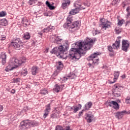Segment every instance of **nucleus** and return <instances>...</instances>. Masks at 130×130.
<instances>
[{"instance_id": "nucleus-1", "label": "nucleus", "mask_w": 130, "mask_h": 130, "mask_svg": "<svg viewBox=\"0 0 130 130\" xmlns=\"http://www.w3.org/2000/svg\"><path fill=\"white\" fill-rule=\"evenodd\" d=\"M95 40V39L87 37L83 42L76 43L75 46L77 47H74L70 50L68 57L72 60L77 61L83 55H85V51L90 50L93 47Z\"/></svg>"}, {"instance_id": "nucleus-2", "label": "nucleus", "mask_w": 130, "mask_h": 130, "mask_svg": "<svg viewBox=\"0 0 130 130\" xmlns=\"http://www.w3.org/2000/svg\"><path fill=\"white\" fill-rule=\"evenodd\" d=\"M80 22L79 21L73 22V17L69 15L67 18V22L63 25L66 29H68L71 33H74L80 29Z\"/></svg>"}, {"instance_id": "nucleus-3", "label": "nucleus", "mask_w": 130, "mask_h": 130, "mask_svg": "<svg viewBox=\"0 0 130 130\" xmlns=\"http://www.w3.org/2000/svg\"><path fill=\"white\" fill-rule=\"evenodd\" d=\"M25 61L26 60L25 59H19L16 58H12L9 60L8 66L5 69V71L9 72V71H13L16 68L21 66L22 63H24Z\"/></svg>"}, {"instance_id": "nucleus-4", "label": "nucleus", "mask_w": 130, "mask_h": 130, "mask_svg": "<svg viewBox=\"0 0 130 130\" xmlns=\"http://www.w3.org/2000/svg\"><path fill=\"white\" fill-rule=\"evenodd\" d=\"M68 49H69V43L68 41H65L63 42L62 45H60L58 48L56 47L53 48L50 52L51 54H56L57 56L62 58L63 53H64V52L67 51Z\"/></svg>"}, {"instance_id": "nucleus-5", "label": "nucleus", "mask_w": 130, "mask_h": 130, "mask_svg": "<svg viewBox=\"0 0 130 130\" xmlns=\"http://www.w3.org/2000/svg\"><path fill=\"white\" fill-rule=\"evenodd\" d=\"M38 125V122L34 121H31L29 120H25L20 122L19 126V129L24 130L26 128H29L31 126H37Z\"/></svg>"}, {"instance_id": "nucleus-6", "label": "nucleus", "mask_w": 130, "mask_h": 130, "mask_svg": "<svg viewBox=\"0 0 130 130\" xmlns=\"http://www.w3.org/2000/svg\"><path fill=\"white\" fill-rule=\"evenodd\" d=\"M11 46L14 48V49H17V50H20L23 46L24 45V43L21 40V39L19 38H13L12 39V42L10 44Z\"/></svg>"}, {"instance_id": "nucleus-7", "label": "nucleus", "mask_w": 130, "mask_h": 130, "mask_svg": "<svg viewBox=\"0 0 130 130\" xmlns=\"http://www.w3.org/2000/svg\"><path fill=\"white\" fill-rule=\"evenodd\" d=\"M114 91L113 92V95L114 97H120L121 96V92L123 90V86L117 83L114 85Z\"/></svg>"}, {"instance_id": "nucleus-8", "label": "nucleus", "mask_w": 130, "mask_h": 130, "mask_svg": "<svg viewBox=\"0 0 130 130\" xmlns=\"http://www.w3.org/2000/svg\"><path fill=\"white\" fill-rule=\"evenodd\" d=\"M98 55H100L99 52H94L91 54L89 57H88L87 59L91 61L92 64L94 66H97L99 63V59H95L96 57L98 56Z\"/></svg>"}, {"instance_id": "nucleus-9", "label": "nucleus", "mask_w": 130, "mask_h": 130, "mask_svg": "<svg viewBox=\"0 0 130 130\" xmlns=\"http://www.w3.org/2000/svg\"><path fill=\"white\" fill-rule=\"evenodd\" d=\"M129 47V42L127 40H122V50L125 52H127V49Z\"/></svg>"}, {"instance_id": "nucleus-10", "label": "nucleus", "mask_w": 130, "mask_h": 130, "mask_svg": "<svg viewBox=\"0 0 130 130\" xmlns=\"http://www.w3.org/2000/svg\"><path fill=\"white\" fill-rule=\"evenodd\" d=\"M74 7L76 10L77 11H81V10H85L86 8L84 6H82V4L79 1H77L74 3Z\"/></svg>"}, {"instance_id": "nucleus-11", "label": "nucleus", "mask_w": 130, "mask_h": 130, "mask_svg": "<svg viewBox=\"0 0 130 130\" xmlns=\"http://www.w3.org/2000/svg\"><path fill=\"white\" fill-rule=\"evenodd\" d=\"M108 104L110 107H113L114 109H116V110L119 109V105L116 101H111L108 103Z\"/></svg>"}, {"instance_id": "nucleus-12", "label": "nucleus", "mask_w": 130, "mask_h": 130, "mask_svg": "<svg viewBox=\"0 0 130 130\" xmlns=\"http://www.w3.org/2000/svg\"><path fill=\"white\" fill-rule=\"evenodd\" d=\"M102 24V29H105L107 30L108 28H110V22L109 21L104 22L103 18L101 19Z\"/></svg>"}, {"instance_id": "nucleus-13", "label": "nucleus", "mask_w": 130, "mask_h": 130, "mask_svg": "<svg viewBox=\"0 0 130 130\" xmlns=\"http://www.w3.org/2000/svg\"><path fill=\"white\" fill-rule=\"evenodd\" d=\"M125 113H126V111L125 110L122 111L121 112H117V113H115V116L117 119H121V118L123 117V116Z\"/></svg>"}, {"instance_id": "nucleus-14", "label": "nucleus", "mask_w": 130, "mask_h": 130, "mask_svg": "<svg viewBox=\"0 0 130 130\" xmlns=\"http://www.w3.org/2000/svg\"><path fill=\"white\" fill-rule=\"evenodd\" d=\"M55 27L52 25H49L47 27L44 28L42 30L43 33H48V32H52V30H54Z\"/></svg>"}, {"instance_id": "nucleus-15", "label": "nucleus", "mask_w": 130, "mask_h": 130, "mask_svg": "<svg viewBox=\"0 0 130 130\" xmlns=\"http://www.w3.org/2000/svg\"><path fill=\"white\" fill-rule=\"evenodd\" d=\"M88 123H91L94 120V115L92 114H87L85 118Z\"/></svg>"}, {"instance_id": "nucleus-16", "label": "nucleus", "mask_w": 130, "mask_h": 130, "mask_svg": "<svg viewBox=\"0 0 130 130\" xmlns=\"http://www.w3.org/2000/svg\"><path fill=\"white\" fill-rule=\"evenodd\" d=\"M56 69V72H60V71H62V69H63V63H62L61 61L57 62Z\"/></svg>"}, {"instance_id": "nucleus-17", "label": "nucleus", "mask_w": 130, "mask_h": 130, "mask_svg": "<svg viewBox=\"0 0 130 130\" xmlns=\"http://www.w3.org/2000/svg\"><path fill=\"white\" fill-rule=\"evenodd\" d=\"M70 5H71V1L70 0H63L62 1L61 7L63 9H66Z\"/></svg>"}, {"instance_id": "nucleus-18", "label": "nucleus", "mask_w": 130, "mask_h": 130, "mask_svg": "<svg viewBox=\"0 0 130 130\" xmlns=\"http://www.w3.org/2000/svg\"><path fill=\"white\" fill-rule=\"evenodd\" d=\"M93 106L92 102H88L84 106L83 110H90V109Z\"/></svg>"}, {"instance_id": "nucleus-19", "label": "nucleus", "mask_w": 130, "mask_h": 130, "mask_svg": "<svg viewBox=\"0 0 130 130\" xmlns=\"http://www.w3.org/2000/svg\"><path fill=\"white\" fill-rule=\"evenodd\" d=\"M119 45H120V39H117L115 43L113 44L112 46L114 49H117V48L119 47Z\"/></svg>"}, {"instance_id": "nucleus-20", "label": "nucleus", "mask_w": 130, "mask_h": 130, "mask_svg": "<svg viewBox=\"0 0 130 130\" xmlns=\"http://www.w3.org/2000/svg\"><path fill=\"white\" fill-rule=\"evenodd\" d=\"M62 40L63 39L61 38V37L58 36L56 37L54 43H56V44H61Z\"/></svg>"}, {"instance_id": "nucleus-21", "label": "nucleus", "mask_w": 130, "mask_h": 130, "mask_svg": "<svg viewBox=\"0 0 130 130\" xmlns=\"http://www.w3.org/2000/svg\"><path fill=\"white\" fill-rule=\"evenodd\" d=\"M38 72V67L37 66H34L31 68V74L33 76H36Z\"/></svg>"}, {"instance_id": "nucleus-22", "label": "nucleus", "mask_w": 130, "mask_h": 130, "mask_svg": "<svg viewBox=\"0 0 130 130\" xmlns=\"http://www.w3.org/2000/svg\"><path fill=\"white\" fill-rule=\"evenodd\" d=\"M0 58H2V64L3 66H4L5 63H6V59L7 58V55L6 54V53H4L2 55H0Z\"/></svg>"}, {"instance_id": "nucleus-23", "label": "nucleus", "mask_w": 130, "mask_h": 130, "mask_svg": "<svg viewBox=\"0 0 130 130\" xmlns=\"http://www.w3.org/2000/svg\"><path fill=\"white\" fill-rule=\"evenodd\" d=\"M8 25V20L6 19H2L0 20V26H7Z\"/></svg>"}, {"instance_id": "nucleus-24", "label": "nucleus", "mask_w": 130, "mask_h": 130, "mask_svg": "<svg viewBox=\"0 0 130 130\" xmlns=\"http://www.w3.org/2000/svg\"><path fill=\"white\" fill-rule=\"evenodd\" d=\"M46 5L47 7H48V8L50 10H54L55 9V7L54 6H53L48 1L46 2Z\"/></svg>"}, {"instance_id": "nucleus-25", "label": "nucleus", "mask_w": 130, "mask_h": 130, "mask_svg": "<svg viewBox=\"0 0 130 130\" xmlns=\"http://www.w3.org/2000/svg\"><path fill=\"white\" fill-rule=\"evenodd\" d=\"M53 90L54 92H55L56 93H58V92L60 91V86H59L57 84H56L54 87Z\"/></svg>"}, {"instance_id": "nucleus-26", "label": "nucleus", "mask_w": 130, "mask_h": 130, "mask_svg": "<svg viewBox=\"0 0 130 130\" xmlns=\"http://www.w3.org/2000/svg\"><path fill=\"white\" fill-rule=\"evenodd\" d=\"M81 108H82V105L81 104H78L77 106H74V111H73L74 113H77V112L79 111Z\"/></svg>"}, {"instance_id": "nucleus-27", "label": "nucleus", "mask_w": 130, "mask_h": 130, "mask_svg": "<svg viewBox=\"0 0 130 130\" xmlns=\"http://www.w3.org/2000/svg\"><path fill=\"white\" fill-rule=\"evenodd\" d=\"M23 38L25 39V40H29L30 38H31V36H30V33L28 32H26L23 35Z\"/></svg>"}, {"instance_id": "nucleus-28", "label": "nucleus", "mask_w": 130, "mask_h": 130, "mask_svg": "<svg viewBox=\"0 0 130 130\" xmlns=\"http://www.w3.org/2000/svg\"><path fill=\"white\" fill-rule=\"evenodd\" d=\"M119 74H120L119 71L114 72V80H117L118 79V77H119Z\"/></svg>"}, {"instance_id": "nucleus-29", "label": "nucleus", "mask_w": 130, "mask_h": 130, "mask_svg": "<svg viewBox=\"0 0 130 130\" xmlns=\"http://www.w3.org/2000/svg\"><path fill=\"white\" fill-rule=\"evenodd\" d=\"M50 118H51V119H54V118H59V115H58V114L54 113L50 115Z\"/></svg>"}, {"instance_id": "nucleus-30", "label": "nucleus", "mask_w": 130, "mask_h": 130, "mask_svg": "<svg viewBox=\"0 0 130 130\" xmlns=\"http://www.w3.org/2000/svg\"><path fill=\"white\" fill-rule=\"evenodd\" d=\"M50 105H51V102L50 104L46 105V109H45V111H47L48 112H50V110H51V108L50 107Z\"/></svg>"}, {"instance_id": "nucleus-31", "label": "nucleus", "mask_w": 130, "mask_h": 130, "mask_svg": "<svg viewBox=\"0 0 130 130\" xmlns=\"http://www.w3.org/2000/svg\"><path fill=\"white\" fill-rule=\"evenodd\" d=\"M78 13H79V10H77V9H76V8H75L74 9L72 10V11H71L69 12L70 15H76V14H78Z\"/></svg>"}, {"instance_id": "nucleus-32", "label": "nucleus", "mask_w": 130, "mask_h": 130, "mask_svg": "<svg viewBox=\"0 0 130 130\" xmlns=\"http://www.w3.org/2000/svg\"><path fill=\"white\" fill-rule=\"evenodd\" d=\"M119 3H120V0H113L111 3V5L113 6H116V5H118Z\"/></svg>"}, {"instance_id": "nucleus-33", "label": "nucleus", "mask_w": 130, "mask_h": 130, "mask_svg": "<svg viewBox=\"0 0 130 130\" xmlns=\"http://www.w3.org/2000/svg\"><path fill=\"white\" fill-rule=\"evenodd\" d=\"M27 74H28V71H27L26 69H25L24 70H23L21 71V76H23V77H25V76H27Z\"/></svg>"}, {"instance_id": "nucleus-34", "label": "nucleus", "mask_w": 130, "mask_h": 130, "mask_svg": "<svg viewBox=\"0 0 130 130\" xmlns=\"http://www.w3.org/2000/svg\"><path fill=\"white\" fill-rule=\"evenodd\" d=\"M64 128L61 125H58L55 127V130H63Z\"/></svg>"}, {"instance_id": "nucleus-35", "label": "nucleus", "mask_w": 130, "mask_h": 130, "mask_svg": "<svg viewBox=\"0 0 130 130\" xmlns=\"http://www.w3.org/2000/svg\"><path fill=\"white\" fill-rule=\"evenodd\" d=\"M47 90L44 89L40 91V94H42V95H46V94H47Z\"/></svg>"}, {"instance_id": "nucleus-36", "label": "nucleus", "mask_w": 130, "mask_h": 130, "mask_svg": "<svg viewBox=\"0 0 130 130\" xmlns=\"http://www.w3.org/2000/svg\"><path fill=\"white\" fill-rule=\"evenodd\" d=\"M7 16V12L5 11L0 12V17H6Z\"/></svg>"}, {"instance_id": "nucleus-37", "label": "nucleus", "mask_w": 130, "mask_h": 130, "mask_svg": "<svg viewBox=\"0 0 130 130\" xmlns=\"http://www.w3.org/2000/svg\"><path fill=\"white\" fill-rule=\"evenodd\" d=\"M48 114H49V112L44 111V115H43V118L45 119L46 117L48 116Z\"/></svg>"}, {"instance_id": "nucleus-38", "label": "nucleus", "mask_w": 130, "mask_h": 130, "mask_svg": "<svg viewBox=\"0 0 130 130\" xmlns=\"http://www.w3.org/2000/svg\"><path fill=\"white\" fill-rule=\"evenodd\" d=\"M35 1L37 2V0H29L28 2V4L29 5V6H32V5H34L35 3Z\"/></svg>"}, {"instance_id": "nucleus-39", "label": "nucleus", "mask_w": 130, "mask_h": 130, "mask_svg": "<svg viewBox=\"0 0 130 130\" xmlns=\"http://www.w3.org/2000/svg\"><path fill=\"white\" fill-rule=\"evenodd\" d=\"M100 33H101L100 30L96 29L93 31V35H97L98 34H100Z\"/></svg>"}, {"instance_id": "nucleus-40", "label": "nucleus", "mask_w": 130, "mask_h": 130, "mask_svg": "<svg viewBox=\"0 0 130 130\" xmlns=\"http://www.w3.org/2000/svg\"><path fill=\"white\" fill-rule=\"evenodd\" d=\"M115 32L116 34H117V35L118 34H120V33H121V31H122V30H121V29L119 28V29H115Z\"/></svg>"}, {"instance_id": "nucleus-41", "label": "nucleus", "mask_w": 130, "mask_h": 130, "mask_svg": "<svg viewBox=\"0 0 130 130\" xmlns=\"http://www.w3.org/2000/svg\"><path fill=\"white\" fill-rule=\"evenodd\" d=\"M125 103H126V104H130V97L129 96H127V98H126Z\"/></svg>"}, {"instance_id": "nucleus-42", "label": "nucleus", "mask_w": 130, "mask_h": 130, "mask_svg": "<svg viewBox=\"0 0 130 130\" xmlns=\"http://www.w3.org/2000/svg\"><path fill=\"white\" fill-rule=\"evenodd\" d=\"M108 50L109 51H110V52H114V51L113 50V48H112V46H108Z\"/></svg>"}, {"instance_id": "nucleus-43", "label": "nucleus", "mask_w": 130, "mask_h": 130, "mask_svg": "<svg viewBox=\"0 0 130 130\" xmlns=\"http://www.w3.org/2000/svg\"><path fill=\"white\" fill-rule=\"evenodd\" d=\"M14 83H19L20 82V78H16L13 79Z\"/></svg>"}, {"instance_id": "nucleus-44", "label": "nucleus", "mask_w": 130, "mask_h": 130, "mask_svg": "<svg viewBox=\"0 0 130 130\" xmlns=\"http://www.w3.org/2000/svg\"><path fill=\"white\" fill-rule=\"evenodd\" d=\"M69 77V78L71 77V79H74V78H76V75L74 73H70V75Z\"/></svg>"}, {"instance_id": "nucleus-45", "label": "nucleus", "mask_w": 130, "mask_h": 130, "mask_svg": "<svg viewBox=\"0 0 130 130\" xmlns=\"http://www.w3.org/2000/svg\"><path fill=\"white\" fill-rule=\"evenodd\" d=\"M123 21H124L123 19L119 20V21L118 22V26H121V25L123 24Z\"/></svg>"}, {"instance_id": "nucleus-46", "label": "nucleus", "mask_w": 130, "mask_h": 130, "mask_svg": "<svg viewBox=\"0 0 130 130\" xmlns=\"http://www.w3.org/2000/svg\"><path fill=\"white\" fill-rule=\"evenodd\" d=\"M75 106H73V107H69V111H74Z\"/></svg>"}, {"instance_id": "nucleus-47", "label": "nucleus", "mask_w": 130, "mask_h": 130, "mask_svg": "<svg viewBox=\"0 0 130 130\" xmlns=\"http://www.w3.org/2000/svg\"><path fill=\"white\" fill-rule=\"evenodd\" d=\"M38 35H39V37L42 38V35H43V32L41 31V32H39Z\"/></svg>"}, {"instance_id": "nucleus-48", "label": "nucleus", "mask_w": 130, "mask_h": 130, "mask_svg": "<svg viewBox=\"0 0 130 130\" xmlns=\"http://www.w3.org/2000/svg\"><path fill=\"white\" fill-rule=\"evenodd\" d=\"M63 130H72V129H71V126H67L66 127V129H65L64 128Z\"/></svg>"}, {"instance_id": "nucleus-49", "label": "nucleus", "mask_w": 130, "mask_h": 130, "mask_svg": "<svg viewBox=\"0 0 130 130\" xmlns=\"http://www.w3.org/2000/svg\"><path fill=\"white\" fill-rule=\"evenodd\" d=\"M55 113L56 114H58V115H59V113H60V111H59V110H56L55 111Z\"/></svg>"}, {"instance_id": "nucleus-50", "label": "nucleus", "mask_w": 130, "mask_h": 130, "mask_svg": "<svg viewBox=\"0 0 130 130\" xmlns=\"http://www.w3.org/2000/svg\"><path fill=\"white\" fill-rule=\"evenodd\" d=\"M4 110V107H3L2 105H0V112H2Z\"/></svg>"}, {"instance_id": "nucleus-51", "label": "nucleus", "mask_w": 130, "mask_h": 130, "mask_svg": "<svg viewBox=\"0 0 130 130\" xmlns=\"http://www.w3.org/2000/svg\"><path fill=\"white\" fill-rule=\"evenodd\" d=\"M84 110H82V111L79 112V116H81L83 114V111H84Z\"/></svg>"}, {"instance_id": "nucleus-52", "label": "nucleus", "mask_w": 130, "mask_h": 130, "mask_svg": "<svg viewBox=\"0 0 130 130\" xmlns=\"http://www.w3.org/2000/svg\"><path fill=\"white\" fill-rule=\"evenodd\" d=\"M1 40L2 41H4V40H6V37H1Z\"/></svg>"}, {"instance_id": "nucleus-53", "label": "nucleus", "mask_w": 130, "mask_h": 130, "mask_svg": "<svg viewBox=\"0 0 130 130\" xmlns=\"http://www.w3.org/2000/svg\"><path fill=\"white\" fill-rule=\"evenodd\" d=\"M69 80V78L64 77V80H62V82H67Z\"/></svg>"}, {"instance_id": "nucleus-54", "label": "nucleus", "mask_w": 130, "mask_h": 130, "mask_svg": "<svg viewBox=\"0 0 130 130\" xmlns=\"http://www.w3.org/2000/svg\"><path fill=\"white\" fill-rule=\"evenodd\" d=\"M43 15H44V17H48L49 16L48 13H44L43 14Z\"/></svg>"}, {"instance_id": "nucleus-55", "label": "nucleus", "mask_w": 130, "mask_h": 130, "mask_svg": "<svg viewBox=\"0 0 130 130\" xmlns=\"http://www.w3.org/2000/svg\"><path fill=\"white\" fill-rule=\"evenodd\" d=\"M15 92H16V90L15 89H12L11 93L12 94H15Z\"/></svg>"}, {"instance_id": "nucleus-56", "label": "nucleus", "mask_w": 130, "mask_h": 130, "mask_svg": "<svg viewBox=\"0 0 130 130\" xmlns=\"http://www.w3.org/2000/svg\"><path fill=\"white\" fill-rule=\"evenodd\" d=\"M81 5L82 6H84V7H87V6H88V4L86 3H83V4Z\"/></svg>"}, {"instance_id": "nucleus-57", "label": "nucleus", "mask_w": 130, "mask_h": 130, "mask_svg": "<svg viewBox=\"0 0 130 130\" xmlns=\"http://www.w3.org/2000/svg\"><path fill=\"white\" fill-rule=\"evenodd\" d=\"M129 16H130V12H128L127 13V17H126V18L128 19V17H129Z\"/></svg>"}, {"instance_id": "nucleus-58", "label": "nucleus", "mask_w": 130, "mask_h": 130, "mask_svg": "<svg viewBox=\"0 0 130 130\" xmlns=\"http://www.w3.org/2000/svg\"><path fill=\"white\" fill-rule=\"evenodd\" d=\"M55 76H57V73H54L52 75V78H53V77H55Z\"/></svg>"}, {"instance_id": "nucleus-59", "label": "nucleus", "mask_w": 130, "mask_h": 130, "mask_svg": "<svg viewBox=\"0 0 130 130\" xmlns=\"http://www.w3.org/2000/svg\"><path fill=\"white\" fill-rule=\"evenodd\" d=\"M121 78L122 79H125V74H123V75H122V76H121Z\"/></svg>"}, {"instance_id": "nucleus-60", "label": "nucleus", "mask_w": 130, "mask_h": 130, "mask_svg": "<svg viewBox=\"0 0 130 130\" xmlns=\"http://www.w3.org/2000/svg\"><path fill=\"white\" fill-rule=\"evenodd\" d=\"M129 10H130L129 7H128L126 8V12L128 13V12H129Z\"/></svg>"}, {"instance_id": "nucleus-61", "label": "nucleus", "mask_w": 130, "mask_h": 130, "mask_svg": "<svg viewBox=\"0 0 130 130\" xmlns=\"http://www.w3.org/2000/svg\"><path fill=\"white\" fill-rule=\"evenodd\" d=\"M130 21H127L125 26H127V25H129Z\"/></svg>"}, {"instance_id": "nucleus-62", "label": "nucleus", "mask_w": 130, "mask_h": 130, "mask_svg": "<svg viewBox=\"0 0 130 130\" xmlns=\"http://www.w3.org/2000/svg\"><path fill=\"white\" fill-rule=\"evenodd\" d=\"M23 25L24 27H27V26H28V24H27V23H24Z\"/></svg>"}, {"instance_id": "nucleus-63", "label": "nucleus", "mask_w": 130, "mask_h": 130, "mask_svg": "<svg viewBox=\"0 0 130 130\" xmlns=\"http://www.w3.org/2000/svg\"><path fill=\"white\" fill-rule=\"evenodd\" d=\"M125 114H130V110L128 111H126V112L125 113Z\"/></svg>"}, {"instance_id": "nucleus-64", "label": "nucleus", "mask_w": 130, "mask_h": 130, "mask_svg": "<svg viewBox=\"0 0 130 130\" xmlns=\"http://www.w3.org/2000/svg\"><path fill=\"white\" fill-rule=\"evenodd\" d=\"M109 55H110V56H113L114 55V54L112 53H111L109 54Z\"/></svg>"}]
</instances>
